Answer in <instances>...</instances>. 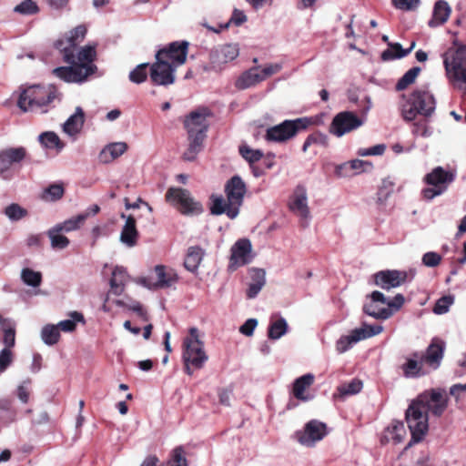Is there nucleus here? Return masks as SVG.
I'll list each match as a JSON object with an SVG mask.
<instances>
[{"mask_svg":"<svg viewBox=\"0 0 466 466\" xmlns=\"http://www.w3.org/2000/svg\"><path fill=\"white\" fill-rule=\"evenodd\" d=\"M166 198L167 201L174 204H194L189 192L183 188H169L166 194Z\"/></svg>","mask_w":466,"mask_h":466,"instance_id":"38","label":"nucleus"},{"mask_svg":"<svg viewBox=\"0 0 466 466\" xmlns=\"http://www.w3.org/2000/svg\"><path fill=\"white\" fill-rule=\"evenodd\" d=\"M4 213L11 221H17L27 215V210L22 206H6Z\"/></svg>","mask_w":466,"mask_h":466,"instance_id":"54","label":"nucleus"},{"mask_svg":"<svg viewBox=\"0 0 466 466\" xmlns=\"http://www.w3.org/2000/svg\"><path fill=\"white\" fill-rule=\"evenodd\" d=\"M253 259L251 241L245 238H239L230 248L228 271L234 272L238 268L248 265Z\"/></svg>","mask_w":466,"mask_h":466,"instance_id":"12","label":"nucleus"},{"mask_svg":"<svg viewBox=\"0 0 466 466\" xmlns=\"http://www.w3.org/2000/svg\"><path fill=\"white\" fill-rule=\"evenodd\" d=\"M149 66L148 63H143L137 66L130 73H129V80L136 84H141L145 82L147 78V68Z\"/></svg>","mask_w":466,"mask_h":466,"instance_id":"48","label":"nucleus"},{"mask_svg":"<svg viewBox=\"0 0 466 466\" xmlns=\"http://www.w3.org/2000/svg\"><path fill=\"white\" fill-rule=\"evenodd\" d=\"M363 125V120L351 111L338 113L329 126V133L341 137L347 133L358 129Z\"/></svg>","mask_w":466,"mask_h":466,"instance_id":"15","label":"nucleus"},{"mask_svg":"<svg viewBox=\"0 0 466 466\" xmlns=\"http://www.w3.org/2000/svg\"><path fill=\"white\" fill-rule=\"evenodd\" d=\"M290 211L300 219L303 227H307L309 221V206H289Z\"/></svg>","mask_w":466,"mask_h":466,"instance_id":"55","label":"nucleus"},{"mask_svg":"<svg viewBox=\"0 0 466 466\" xmlns=\"http://www.w3.org/2000/svg\"><path fill=\"white\" fill-rule=\"evenodd\" d=\"M85 122V113L80 106L76 108V112L64 124L63 130L69 136H75L80 132Z\"/></svg>","mask_w":466,"mask_h":466,"instance_id":"29","label":"nucleus"},{"mask_svg":"<svg viewBox=\"0 0 466 466\" xmlns=\"http://www.w3.org/2000/svg\"><path fill=\"white\" fill-rule=\"evenodd\" d=\"M229 204H241L246 193V186L238 176H234L226 185Z\"/></svg>","mask_w":466,"mask_h":466,"instance_id":"23","label":"nucleus"},{"mask_svg":"<svg viewBox=\"0 0 466 466\" xmlns=\"http://www.w3.org/2000/svg\"><path fill=\"white\" fill-rule=\"evenodd\" d=\"M421 366L416 360L408 359L402 365L403 374L406 378H417L422 375Z\"/></svg>","mask_w":466,"mask_h":466,"instance_id":"47","label":"nucleus"},{"mask_svg":"<svg viewBox=\"0 0 466 466\" xmlns=\"http://www.w3.org/2000/svg\"><path fill=\"white\" fill-rule=\"evenodd\" d=\"M282 69V65L279 63L266 65L263 68L259 67V75L262 77V81L271 76L274 74L279 73Z\"/></svg>","mask_w":466,"mask_h":466,"instance_id":"61","label":"nucleus"},{"mask_svg":"<svg viewBox=\"0 0 466 466\" xmlns=\"http://www.w3.org/2000/svg\"><path fill=\"white\" fill-rule=\"evenodd\" d=\"M56 94L57 90L52 85L29 86L21 93L17 106L24 112L40 109L52 103Z\"/></svg>","mask_w":466,"mask_h":466,"instance_id":"7","label":"nucleus"},{"mask_svg":"<svg viewBox=\"0 0 466 466\" xmlns=\"http://www.w3.org/2000/svg\"><path fill=\"white\" fill-rule=\"evenodd\" d=\"M202 249L199 247H190L187 249L184 266L185 268L191 272H196L198 268V266L202 260Z\"/></svg>","mask_w":466,"mask_h":466,"instance_id":"35","label":"nucleus"},{"mask_svg":"<svg viewBox=\"0 0 466 466\" xmlns=\"http://www.w3.org/2000/svg\"><path fill=\"white\" fill-rule=\"evenodd\" d=\"M448 406V400L439 389H432L420 394L409 405L405 412V420L411 434L406 449L421 441L428 432V412L441 417Z\"/></svg>","mask_w":466,"mask_h":466,"instance_id":"1","label":"nucleus"},{"mask_svg":"<svg viewBox=\"0 0 466 466\" xmlns=\"http://www.w3.org/2000/svg\"><path fill=\"white\" fill-rule=\"evenodd\" d=\"M454 298L451 295L440 298L433 308V312L437 315L445 314L449 311L450 307L453 304Z\"/></svg>","mask_w":466,"mask_h":466,"instance_id":"51","label":"nucleus"},{"mask_svg":"<svg viewBox=\"0 0 466 466\" xmlns=\"http://www.w3.org/2000/svg\"><path fill=\"white\" fill-rule=\"evenodd\" d=\"M99 212V207L95 206L90 213L79 214L63 222L56 224L65 233L78 229L89 215H96Z\"/></svg>","mask_w":466,"mask_h":466,"instance_id":"28","label":"nucleus"},{"mask_svg":"<svg viewBox=\"0 0 466 466\" xmlns=\"http://www.w3.org/2000/svg\"><path fill=\"white\" fill-rule=\"evenodd\" d=\"M247 19V15L243 11L235 8L230 19L227 23L220 25L218 27H213L206 25V29L214 33H219L221 29L228 28L230 24L235 25L236 26H239L244 24Z\"/></svg>","mask_w":466,"mask_h":466,"instance_id":"39","label":"nucleus"},{"mask_svg":"<svg viewBox=\"0 0 466 466\" xmlns=\"http://www.w3.org/2000/svg\"><path fill=\"white\" fill-rule=\"evenodd\" d=\"M38 140L44 147L56 149L57 152L61 151L65 147V143L52 131L43 132L39 135Z\"/></svg>","mask_w":466,"mask_h":466,"instance_id":"36","label":"nucleus"},{"mask_svg":"<svg viewBox=\"0 0 466 466\" xmlns=\"http://www.w3.org/2000/svg\"><path fill=\"white\" fill-rule=\"evenodd\" d=\"M137 236L136 220L132 216H128L121 230L120 242L128 248H132L137 244Z\"/></svg>","mask_w":466,"mask_h":466,"instance_id":"27","label":"nucleus"},{"mask_svg":"<svg viewBox=\"0 0 466 466\" xmlns=\"http://www.w3.org/2000/svg\"><path fill=\"white\" fill-rule=\"evenodd\" d=\"M127 149L125 142H116L107 145L99 154V158L104 163H108L123 155Z\"/></svg>","mask_w":466,"mask_h":466,"instance_id":"31","label":"nucleus"},{"mask_svg":"<svg viewBox=\"0 0 466 466\" xmlns=\"http://www.w3.org/2000/svg\"><path fill=\"white\" fill-rule=\"evenodd\" d=\"M212 215L227 214L229 218H235L239 213L238 206H210Z\"/></svg>","mask_w":466,"mask_h":466,"instance_id":"53","label":"nucleus"},{"mask_svg":"<svg viewBox=\"0 0 466 466\" xmlns=\"http://www.w3.org/2000/svg\"><path fill=\"white\" fill-rule=\"evenodd\" d=\"M455 178L451 171L445 170L441 167H437L427 174L424 177L425 183L429 187L422 190V195L426 200H431L436 196L441 195L446 191Z\"/></svg>","mask_w":466,"mask_h":466,"instance_id":"9","label":"nucleus"},{"mask_svg":"<svg viewBox=\"0 0 466 466\" xmlns=\"http://www.w3.org/2000/svg\"><path fill=\"white\" fill-rule=\"evenodd\" d=\"M407 278L406 271L397 269L380 270L372 275L373 284L385 290L401 286Z\"/></svg>","mask_w":466,"mask_h":466,"instance_id":"19","label":"nucleus"},{"mask_svg":"<svg viewBox=\"0 0 466 466\" xmlns=\"http://www.w3.org/2000/svg\"><path fill=\"white\" fill-rule=\"evenodd\" d=\"M41 339L46 345L52 346L59 340L60 332L58 327L54 324H46L41 329Z\"/></svg>","mask_w":466,"mask_h":466,"instance_id":"40","label":"nucleus"},{"mask_svg":"<svg viewBox=\"0 0 466 466\" xmlns=\"http://www.w3.org/2000/svg\"><path fill=\"white\" fill-rule=\"evenodd\" d=\"M393 183L390 179H384L379 189L378 198L380 202L388 200V197L393 192Z\"/></svg>","mask_w":466,"mask_h":466,"instance_id":"59","label":"nucleus"},{"mask_svg":"<svg viewBox=\"0 0 466 466\" xmlns=\"http://www.w3.org/2000/svg\"><path fill=\"white\" fill-rule=\"evenodd\" d=\"M177 66L162 58H156L150 66V79L153 84L168 86L175 82V71Z\"/></svg>","mask_w":466,"mask_h":466,"instance_id":"18","label":"nucleus"},{"mask_svg":"<svg viewBox=\"0 0 466 466\" xmlns=\"http://www.w3.org/2000/svg\"><path fill=\"white\" fill-rule=\"evenodd\" d=\"M187 145L182 154L184 161H194L204 145V107L199 106L183 118Z\"/></svg>","mask_w":466,"mask_h":466,"instance_id":"3","label":"nucleus"},{"mask_svg":"<svg viewBox=\"0 0 466 466\" xmlns=\"http://www.w3.org/2000/svg\"><path fill=\"white\" fill-rule=\"evenodd\" d=\"M405 298L402 294L399 293L395 295V297L392 299H389L387 298V302H385L386 308H390L393 310V313L395 311H398L404 304Z\"/></svg>","mask_w":466,"mask_h":466,"instance_id":"64","label":"nucleus"},{"mask_svg":"<svg viewBox=\"0 0 466 466\" xmlns=\"http://www.w3.org/2000/svg\"><path fill=\"white\" fill-rule=\"evenodd\" d=\"M239 49L236 44H228L217 47L210 54V64L214 70L220 71L223 65L238 57Z\"/></svg>","mask_w":466,"mask_h":466,"instance_id":"21","label":"nucleus"},{"mask_svg":"<svg viewBox=\"0 0 466 466\" xmlns=\"http://www.w3.org/2000/svg\"><path fill=\"white\" fill-rule=\"evenodd\" d=\"M451 13V8L448 2L444 0H438L434 4L432 18L429 21V25L431 27H436L443 25L447 22Z\"/></svg>","mask_w":466,"mask_h":466,"instance_id":"26","label":"nucleus"},{"mask_svg":"<svg viewBox=\"0 0 466 466\" xmlns=\"http://www.w3.org/2000/svg\"><path fill=\"white\" fill-rule=\"evenodd\" d=\"M239 153L241 157L249 163L258 162L263 157V152L261 150L252 149L246 145L239 147Z\"/></svg>","mask_w":466,"mask_h":466,"instance_id":"50","label":"nucleus"},{"mask_svg":"<svg viewBox=\"0 0 466 466\" xmlns=\"http://www.w3.org/2000/svg\"><path fill=\"white\" fill-rule=\"evenodd\" d=\"M154 271L157 277L156 281L148 277L141 279L139 283L149 289H157L169 288L177 281L176 271L166 266L157 265L155 267Z\"/></svg>","mask_w":466,"mask_h":466,"instance_id":"17","label":"nucleus"},{"mask_svg":"<svg viewBox=\"0 0 466 466\" xmlns=\"http://www.w3.org/2000/svg\"><path fill=\"white\" fill-rule=\"evenodd\" d=\"M420 72V67L414 66L409 69L397 82L396 90L401 91L413 84Z\"/></svg>","mask_w":466,"mask_h":466,"instance_id":"42","label":"nucleus"},{"mask_svg":"<svg viewBox=\"0 0 466 466\" xmlns=\"http://www.w3.org/2000/svg\"><path fill=\"white\" fill-rule=\"evenodd\" d=\"M70 317V319L62 320L56 325L58 327L59 331L72 332L76 329V322L84 321L83 315L77 311L71 312Z\"/></svg>","mask_w":466,"mask_h":466,"instance_id":"44","label":"nucleus"},{"mask_svg":"<svg viewBox=\"0 0 466 466\" xmlns=\"http://www.w3.org/2000/svg\"><path fill=\"white\" fill-rule=\"evenodd\" d=\"M251 282L254 284L265 286L266 284V272L262 268H252L250 269Z\"/></svg>","mask_w":466,"mask_h":466,"instance_id":"63","label":"nucleus"},{"mask_svg":"<svg viewBox=\"0 0 466 466\" xmlns=\"http://www.w3.org/2000/svg\"><path fill=\"white\" fill-rule=\"evenodd\" d=\"M412 135L420 136L422 137H430L432 135V129L427 125L426 121H417L412 125Z\"/></svg>","mask_w":466,"mask_h":466,"instance_id":"56","label":"nucleus"},{"mask_svg":"<svg viewBox=\"0 0 466 466\" xmlns=\"http://www.w3.org/2000/svg\"><path fill=\"white\" fill-rule=\"evenodd\" d=\"M310 124L308 117L285 120L267 129L265 139L269 142H285L294 137L299 132L305 130Z\"/></svg>","mask_w":466,"mask_h":466,"instance_id":"8","label":"nucleus"},{"mask_svg":"<svg viewBox=\"0 0 466 466\" xmlns=\"http://www.w3.org/2000/svg\"><path fill=\"white\" fill-rule=\"evenodd\" d=\"M31 380L29 379L24 380L17 388V397L23 403H26L29 400Z\"/></svg>","mask_w":466,"mask_h":466,"instance_id":"62","label":"nucleus"},{"mask_svg":"<svg viewBox=\"0 0 466 466\" xmlns=\"http://www.w3.org/2000/svg\"><path fill=\"white\" fill-rule=\"evenodd\" d=\"M444 348L441 344L432 342L427 349L423 360L437 369L443 358Z\"/></svg>","mask_w":466,"mask_h":466,"instance_id":"34","label":"nucleus"},{"mask_svg":"<svg viewBox=\"0 0 466 466\" xmlns=\"http://www.w3.org/2000/svg\"><path fill=\"white\" fill-rule=\"evenodd\" d=\"M328 434L327 425L318 420L308 421L303 430L294 433V439L302 446L313 447Z\"/></svg>","mask_w":466,"mask_h":466,"instance_id":"13","label":"nucleus"},{"mask_svg":"<svg viewBox=\"0 0 466 466\" xmlns=\"http://www.w3.org/2000/svg\"><path fill=\"white\" fill-rule=\"evenodd\" d=\"M127 274L124 268L116 267L112 272L110 279L111 292L115 295H120L124 291L126 282L127 280Z\"/></svg>","mask_w":466,"mask_h":466,"instance_id":"33","label":"nucleus"},{"mask_svg":"<svg viewBox=\"0 0 466 466\" xmlns=\"http://www.w3.org/2000/svg\"><path fill=\"white\" fill-rule=\"evenodd\" d=\"M183 361L188 375L202 368L204 362V343L202 334L197 328H191L183 340Z\"/></svg>","mask_w":466,"mask_h":466,"instance_id":"6","label":"nucleus"},{"mask_svg":"<svg viewBox=\"0 0 466 466\" xmlns=\"http://www.w3.org/2000/svg\"><path fill=\"white\" fill-rule=\"evenodd\" d=\"M401 116L405 121H413L418 115L430 117L435 111L436 100L427 86L415 89L409 96L402 95Z\"/></svg>","mask_w":466,"mask_h":466,"instance_id":"4","label":"nucleus"},{"mask_svg":"<svg viewBox=\"0 0 466 466\" xmlns=\"http://www.w3.org/2000/svg\"><path fill=\"white\" fill-rule=\"evenodd\" d=\"M65 193L64 185L62 183H55L46 187L42 195V198L46 201H57Z\"/></svg>","mask_w":466,"mask_h":466,"instance_id":"43","label":"nucleus"},{"mask_svg":"<svg viewBox=\"0 0 466 466\" xmlns=\"http://www.w3.org/2000/svg\"><path fill=\"white\" fill-rule=\"evenodd\" d=\"M189 43L187 41H174L164 46L156 53V58H162L170 64L179 66L186 63Z\"/></svg>","mask_w":466,"mask_h":466,"instance_id":"16","label":"nucleus"},{"mask_svg":"<svg viewBox=\"0 0 466 466\" xmlns=\"http://www.w3.org/2000/svg\"><path fill=\"white\" fill-rule=\"evenodd\" d=\"M86 27L84 25L76 26L69 33L56 41L55 47L60 51L62 55L66 53H74L76 46L84 40L86 35Z\"/></svg>","mask_w":466,"mask_h":466,"instance_id":"20","label":"nucleus"},{"mask_svg":"<svg viewBox=\"0 0 466 466\" xmlns=\"http://www.w3.org/2000/svg\"><path fill=\"white\" fill-rule=\"evenodd\" d=\"M421 261L424 266L429 268H434L441 263V256L437 252L429 251L423 254Z\"/></svg>","mask_w":466,"mask_h":466,"instance_id":"58","label":"nucleus"},{"mask_svg":"<svg viewBox=\"0 0 466 466\" xmlns=\"http://www.w3.org/2000/svg\"><path fill=\"white\" fill-rule=\"evenodd\" d=\"M388 431L391 434V438L395 443H400L404 440L406 431L402 421L393 420Z\"/></svg>","mask_w":466,"mask_h":466,"instance_id":"49","label":"nucleus"},{"mask_svg":"<svg viewBox=\"0 0 466 466\" xmlns=\"http://www.w3.org/2000/svg\"><path fill=\"white\" fill-rule=\"evenodd\" d=\"M14 11L21 15H35L39 12V7L33 0H24L14 8Z\"/></svg>","mask_w":466,"mask_h":466,"instance_id":"52","label":"nucleus"},{"mask_svg":"<svg viewBox=\"0 0 466 466\" xmlns=\"http://www.w3.org/2000/svg\"><path fill=\"white\" fill-rule=\"evenodd\" d=\"M382 330L381 325L364 323L360 328L352 329L349 335L341 336L336 341V350L339 354L344 353L359 341L379 335Z\"/></svg>","mask_w":466,"mask_h":466,"instance_id":"11","label":"nucleus"},{"mask_svg":"<svg viewBox=\"0 0 466 466\" xmlns=\"http://www.w3.org/2000/svg\"><path fill=\"white\" fill-rule=\"evenodd\" d=\"M26 156L27 150L24 147L0 150V177L4 179L13 178L18 173L20 164Z\"/></svg>","mask_w":466,"mask_h":466,"instance_id":"10","label":"nucleus"},{"mask_svg":"<svg viewBox=\"0 0 466 466\" xmlns=\"http://www.w3.org/2000/svg\"><path fill=\"white\" fill-rule=\"evenodd\" d=\"M347 167L351 168V171L354 172V175L359 174L361 171H366L372 168L371 163L360 159L349 161V166Z\"/></svg>","mask_w":466,"mask_h":466,"instance_id":"60","label":"nucleus"},{"mask_svg":"<svg viewBox=\"0 0 466 466\" xmlns=\"http://www.w3.org/2000/svg\"><path fill=\"white\" fill-rule=\"evenodd\" d=\"M57 226H53L46 231V235L50 240V246L55 250H62L66 248L70 241Z\"/></svg>","mask_w":466,"mask_h":466,"instance_id":"32","label":"nucleus"},{"mask_svg":"<svg viewBox=\"0 0 466 466\" xmlns=\"http://www.w3.org/2000/svg\"><path fill=\"white\" fill-rule=\"evenodd\" d=\"M385 302H387V297L382 292L372 291L366 296L362 310L376 319H388L393 315V310L386 308Z\"/></svg>","mask_w":466,"mask_h":466,"instance_id":"14","label":"nucleus"},{"mask_svg":"<svg viewBox=\"0 0 466 466\" xmlns=\"http://www.w3.org/2000/svg\"><path fill=\"white\" fill-rule=\"evenodd\" d=\"M20 278L22 281L32 288H37L42 282V274L39 271L25 268L21 270Z\"/></svg>","mask_w":466,"mask_h":466,"instance_id":"41","label":"nucleus"},{"mask_svg":"<svg viewBox=\"0 0 466 466\" xmlns=\"http://www.w3.org/2000/svg\"><path fill=\"white\" fill-rule=\"evenodd\" d=\"M446 75L453 86L466 93V45H454L443 55Z\"/></svg>","mask_w":466,"mask_h":466,"instance_id":"5","label":"nucleus"},{"mask_svg":"<svg viewBox=\"0 0 466 466\" xmlns=\"http://www.w3.org/2000/svg\"><path fill=\"white\" fill-rule=\"evenodd\" d=\"M314 382V375L311 373L304 374L293 382L292 393L297 400L308 401L311 400L309 394L305 393V390L311 386Z\"/></svg>","mask_w":466,"mask_h":466,"instance_id":"25","label":"nucleus"},{"mask_svg":"<svg viewBox=\"0 0 466 466\" xmlns=\"http://www.w3.org/2000/svg\"><path fill=\"white\" fill-rule=\"evenodd\" d=\"M96 57V46H93L82 47L76 55L66 53L63 55V60L69 66L56 67L53 74L67 83H82L97 69L94 64Z\"/></svg>","mask_w":466,"mask_h":466,"instance_id":"2","label":"nucleus"},{"mask_svg":"<svg viewBox=\"0 0 466 466\" xmlns=\"http://www.w3.org/2000/svg\"><path fill=\"white\" fill-rule=\"evenodd\" d=\"M386 150L385 144H378L369 148H359L357 155L360 157L381 156Z\"/></svg>","mask_w":466,"mask_h":466,"instance_id":"57","label":"nucleus"},{"mask_svg":"<svg viewBox=\"0 0 466 466\" xmlns=\"http://www.w3.org/2000/svg\"><path fill=\"white\" fill-rule=\"evenodd\" d=\"M2 329L4 331L3 343L5 348L0 352V372L5 370L12 362V353L9 348L13 347L15 341V325L12 321H9Z\"/></svg>","mask_w":466,"mask_h":466,"instance_id":"22","label":"nucleus"},{"mask_svg":"<svg viewBox=\"0 0 466 466\" xmlns=\"http://www.w3.org/2000/svg\"><path fill=\"white\" fill-rule=\"evenodd\" d=\"M167 466H187L186 452L182 446H177L172 450L170 458L167 461Z\"/></svg>","mask_w":466,"mask_h":466,"instance_id":"45","label":"nucleus"},{"mask_svg":"<svg viewBox=\"0 0 466 466\" xmlns=\"http://www.w3.org/2000/svg\"><path fill=\"white\" fill-rule=\"evenodd\" d=\"M260 82H262V77L259 75V66H253L238 77L235 86L239 90H244L255 86Z\"/></svg>","mask_w":466,"mask_h":466,"instance_id":"24","label":"nucleus"},{"mask_svg":"<svg viewBox=\"0 0 466 466\" xmlns=\"http://www.w3.org/2000/svg\"><path fill=\"white\" fill-rule=\"evenodd\" d=\"M362 389V382L360 380H352L338 387L339 397H346L359 393Z\"/></svg>","mask_w":466,"mask_h":466,"instance_id":"46","label":"nucleus"},{"mask_svg":"<svg viewBox=\"0 0 466 466\" xmlns=\"http://www.w3.org/2000/svg\"><path fill=\"white\" fill-rule=\"evenodd\" d=\"M288 331V323L283 317L271 320L268 329V337L272 340L279 339Z\"/></svg>","mask_w":466,"mask_h":466,"instance_id":"37","label":"nucleus"},{"mask_svg":"<svg viewBox=\"0 0 466 466\" xmlns=\"http://www.w3.org/2000/svg\"><path fill=\"white\" fill-rule=\"evenodd\" d=\"M415 46V41H412L410 46L406 49H403L400 43H390L389 48L382 52L381 58L384 61L403 58L407 56Z\"/></svg>","mask_w":466,"mask_h":466,"instance_id":"30","label":"nucleus"}]
</instances>
